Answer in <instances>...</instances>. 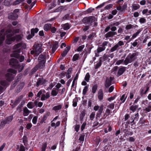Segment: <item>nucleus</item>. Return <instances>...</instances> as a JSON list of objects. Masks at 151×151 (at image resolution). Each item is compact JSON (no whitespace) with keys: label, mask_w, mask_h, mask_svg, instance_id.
Segmentation results:
<instances>
[{"label":"nucleus","mask_w":151,"mask_h":151,"mask_svg":"<svg viewBox=\"0 0 151 151\" xmlns=\"http://www.w3.org/2000/svg\"><path fill=\"white\" fill-rule=\"evenodd\" d=\"M37 101L36 100L34 103L32 102H29L27 104V106L29 108L32 109L35 106H37Z\"/></svg>","instance_id":"11"},{"label":"nucleus","mask_w":151,"mask_h":151,"mask_svg":"<svg viewBox=\"0 0 151 151\" xmlns=\"http://www.w3.org/2000/svg\"><path fill=\"white\" fill-rule=\"evenodd\" d=\"M89 20V17H85L83 19V22L84 23H86L88 22Z\"/></svg>","instance_id":"54"},{"label":"nucleus","mask_w":151,"mask_h":151,"mask_svg":"<svg viewBox=\"0 0 151 151\" xmlns=\"http://www.w3.org/2000/svg\"><path fill=\"white\" fill-rule=\"evenodd\" d=\"M46 116L45 115L43 116V118L41 119V120L40 121V122L41 124H42L43 122H45V121L46 120Z\"/></svg>","instance_id":"45"},{"label":"nucleus","mask_w":151,"mask_h":151,"mask_svg":"<svg viewBox=\"0 0 151 151\" xmlns=\"http://www.w3.org/2000/svg\"><path fill=\"white\" fill-rule=\"evenodd\" d=\"M98 99L100 100H101L103 99V94L102 91L101 90H100L98 93Z\"/></svg>","instance_id":"20"},{"label":"nucleus","mask_w":151,"mask_h":151,"mask_svg":"<svg viewBox=\"0 0 151 151\" xmlns=\"http://www.w3.org/2000/svg\"><path fill=\"white\" fill-rule=\"evenodd\" d=\"M138 107V106L137 105H133L130 106V109L134 112L136 111Z\"/></svg>","instance_id":"26"},{"label":"nucleus","mask_w":151,"mask_h":151,"mask_svg":"<svg viewBox=\"0 0 151 151\" xmlns=\"http://www.w3.org/2000/svg\"><path fill=\"white\" fill-rule=\"evenodd\" d=\"M97 86L96 85H95L92 87V92L93 93H96L97 89Z\"/></svg>","instance_id":"33"},{"label":"nucleus","mask_w":151,"mask_h":151,"mask_svg":"<svg viewBox=\"0 0 151 151\" xmlns=\"http://www.w3.org/2000/svg\"><path fill=\"white\" fill-rule=\"evenodd\" d=\"M70 27L68 23L65 24L63 26V28L65 30L69 29L70 28Z\"/></svg>","instance_id":"34"},{"label":"nucleus","mask_w":151,"mask_h":151,"mask_svg":"<svg viewBox=\"0 0 151 151\" xmlns=\"http://www.w3.org/2000/svg\"><path fill=\"white\" fill-rule=\"evenodd\" d=\"M116 96L114 95L113 97H110L109 98H108V100L110 101H111L113 100L114 99H115V98H116Z\"/></svg>","instance_id":"50"},{"label":"nucleus","mask_w":151,"mask_h":151,"mask_svg":"<svg viewBox=\"0 0 151 151\" xmlns=\"http://www.w3.org/2000/svg\"><path fill=\"white\" fill-rule=\"evenodd\" d=\"M50 97V93L49 92H47L46 94H43L41 98V100L42 101L48 99Z\"/></svg>","instance_id":"13"},{"label":"nucleus","mask_w":151,"mask_h":151,"mask_svg":"<svg viewBox=\"0 0 151 151\" xmlns=\"http://www.w3.org/2000/svg\"><path fill=\"white\" fill-rule=\"evenodd\" d=\"M1 85L3 86H5L8 84L5 81H2L1 82Z\"/></svg>","instance_id":"49"},{"label":"nucleus","mask_w":151,"mask_h":151,"mask_svg":"<svg viewBox=\"0 0 151 151\" xmlns=\"http://www.w3.org/2000/svg\"><path fill=\"white\" fill-rule=\"evenodd\" d=\"M105 47H98L97 49V51L98 53H99L104 50L105 49Z\"/></svg>","instance_id":"30"},{"label":"nucleus","mask_w":151,"mask_h":151,"mask_svg":"<svg viewBox=\"0 0 151 151\" xmlns=\"http://www.w3.org/2000/svg\"><path fill=\"white\" fill-rule=\"evenodd\" d=\"M51 24H45L44 27V29L45 31H47L51 28Z\"/></svg>","instance_id":"19"},{"label":"nucleus","mask_w":151,"mask_h":151,"mask_svg":"<svg viewBox=\"0 0 151 151\" xmlns=\"http://www.w3.org/2000/svg\"><path fill=\"white\" fill-rule=\"evenodd\" d=\"M38 117L37 116H35L33 117L32 119V122L34 124H36L37 121Z\"/></svg>","instance_id":"36"},{"label":"nucleus","mask_w":151,"mask_h":151,"mask_svg":"<svg viewBox=\"0 0 151 151\" xmlns=\"http://www.w3.org/2000/svg\"><path fill=\"white\" fill-rule=\"evenodd\" d=\"M130 142H134L135 140V139L133 137H129L128 139Z\"/></svg>","instance_id":"44"},{"label":"nucleus","mask_w":151,"mask_h":151,"mask_svg":"<svg viewBox=\"0 0 151 151\" xmlns=\"http://www.w3.org/2000/svg\"><path fill=\"white\" fill-rule=\"evenodd\" d=\"M124 45V43L123 42L121 41H120L117 44L111 48L110 51L111 52H113L116 50L119 47V46H121L123 45Z\"/></svg>","instance_id":"10"},{"label":"nucleus","mask_w":151,"mask_h":151,"mask_svg":"<svg viewBox=\"0 0 151 151\" xmlns=\"http://www.w3.org/2000/svg\"><path fill=\"white\" fill-rule=\"evenodd\" d=\"M70 47H67L65 48V50H64L63 52L62 53L61 55L63 57L65 56L67 54V52L69 51V50H70Z\"/></svg>","instance_id":"23"},{"label":"nucleus","mask_w":151,"mask_h":151,"mask_svg":"<svg viewBox=\"0 0 151 151\" xmlns=\"http://www.w3.org/2000/svg\"><path fill=\"white\" fill-rule=\"evenodd\" d=\"M45 91L44 90H41L37 94V96L38 97H40V96L41 95V94H42V91H44V92Z\"/></svg>","instance_id":"56"},{"label":"nucleus","mask_w":151,"mask_h":151,"mask_svg":"<svg viewBox=\"0 0 151 151\" xmlns=\"http://www.w3.org/2000/svg\"><path fill=\"white\" fill-rule=\"evenodd\" d=\"M38 68H38V65H37L33 69H32V73H35Z\"/></svg>","instance_id":"38"},{"label":"nucleus","mask_w":151,"mask_h":151,"mask_svg":"<svg viewBox=\"0 0 151 151\" xmlns=\"http://www.w3.org/2000/svg\"><path fill=\"white\" fill-rule=\"evenodd\" d=\"M113 5L111 4H109L106 6L104 8V10H108L112 7Z\"/></svg>","instance_id":"37"},{"label":"nucleus","mask_w":151,"mask_h":151,"mask_svg":"<svg viewBox=\"0 0 151 151\" xmlns=\"http://www.w3.org/2000/svg\"><path fill=\"white\" fill-rule=\"evenodd\" d=\"M8 73L6 75V77L8 81H10L12 80L13 77L12 73L16 74L17 71L12 68L9 69L7 70Z\"/></svg>","instance_id":"6"},{"label":"nucleus","mask_w":151,"mask_h":151,"mask_svg":"<svg viewBox=\"0 0 151 151\" xmlns=\"http://www.w3.org/2000/svg\"><path fill=\"white\" fill-rule=\"evenodd\" d=\"M113 79V78L110 77L107 78L105 86L106 88H108L111 84V81Z\"/></svg>","instance_id":"12"},{"label":"nucleus","mask_w":151,"mask_h":151,"mask_svg":"<svg viewBox=\"0 0 151 151\" xmlns=\"http://www.w3.org/2000/svg\"><path fill=\"white\" fill-rule=\"evenodd\" d=\"M32 126V124L31 123H29L27 124L26 128L27 129H30Z\"/></svg>","instance_id":"41"},{"label":"nucleus","mask_w":151,"mask_h":151,"mask_svg":"<svg viewBox=\"0 0 151 151\" xmlns=\"http://www.w3.org/2000/svg\"><path fill=\"white\" fill-rule=\"evenodd\" d=\"M126 98L127 96H125V94L122 95L120 99L121 101H122V102L121 103H124L125 101Z\"/></svg>","instance_id":"35"},{"label":"nucleus","mask_w":151,"mask_h":151,"mask_svg":"<svg viewBox=\"0 0 151 151\" xmlns=\"http://www.w3.org/2000/svg\"><path fill=\"white\" fill-rule=\"evenodd\" d=\"M58 93V90L53 88L51 91V94L53 96H55L57 95Z\"/></svg>","instance_id":"22"},{"label":"nucleus","mask_w":151,"mask_h":151,"mask_svg":"<svg viewBox=\"0 0 151 151\" xmlns=\"http://www.w3.org/2000/svg\"><path fill=\"white\" fill-rule=\"evenodd\" d=\"M125 70V68L124 67H122L119 68L118 72V74L119 76L122 75Z\"/></svg>","instance_id":"21"},{"label":"nucleus","mask_w":151,"mask_h":151,"mask_svg":"<svg viewBox=\"0 0 151 151\" xmlns=\"http://www.w3.org/2000/svg\"><path fill=\"white\" fill-rule=\"evenodd\" d=\"M47 146V143L45 142L43 144L42 146V149L45 150Z\"/></svg>","instance_id":"46"},{"label":"nucleus","mask_w":151,"mask_h":151,"mask_svg":"<svg viewBox=\"0 0 151 151\" xmlns=\"http://www.w3.org/2000/svg\"><path fill=\"white\" fill-rule=\"evenodd\" d=\"M62 105L59 104L54 106L53 107L52 109L55 111H56L61 109L62 108Z\"/></svg>","instance_id":"17"},{"label":"nucleus","mask_w":151,"mask_h":151,"mask_svg":"<svg viewBox=\"0 0 151 151\" xmlns=\"http://www.w3.org/2000/svg\"><path fill=\"white\" fill-rule=\"evenodd\" d=\"M114 104L113 103H111L108 106V107L111 109H113L114 108Z\"/></svg>","instance_id":"43"},{"label":"nucleus","mask_w":151,"mask_h":151,"mask_svg":"<svg viewBox=\"0 0 151 151\" xmlns=\"http://www.w3.org/2000/svg\"><path fill=\"white\" fill-rule=\"evenodd\" d=\"M56 30V29L55 27H52L51 28V32L53 33H55V32Z\"/></svg>","instance_id":"60"},{"label":"nucleus","mask_w":151,"mask_h":151,"mask_svg":"<svg viewBox=\"0 0 151 151\" xmlns=\"http://www.w3.org/2000/svg\"><path fill=\"white\" fill-rule=\"evenodd\" d=\"M12 25H9L8 26L7 28L5 29H2L0 32V46L1 45L2 41L4 40L5 36L6 35V42L8 44H11L12 42L15 40L17 41H19L22 39L23 35L22 34L20 35H16L14 36L13 33H16L19 32L18 29L14 30L12 31Z\"/></svg>","instance_id":"1"},{"label":"nucleus","mask_w":151,"mask_h":151,"mask_svg":"<svg viewBox=\"0 0 151 151\" xmlns=\"http://www.w3.org/2000/svg\"><path fill=\"white\" fill-rule=\"evenodd\" d=\"M26 48V44L22 42L15 45L13 47V49L15 50L11 55V57L19 59L20 62H22L24 60V57L23 56H20L19 53L20 52V50L22 49H25Z\"/></svg>","instance_id":"2"},{"label":"nucleus","mask_w":151,"mask_h":151,"mask_svg":"<svg viewBox=\"0 0 151 151\" xmlns=\"http://www.w3.org/2000/svg\"><path fill=\"white\" fill-rule=\"evenodd\" d=\"M102 61L101 59L99 60V61L96 62V63L94 65V68L96 69H97L99 68L101 65Z\"/></svg>","instance_id":"18"},{"label":"nucleus","mask_w":151,"mask_h":151,"mask_svg":"<svg viewBox=\"0 0 151 151\" xmlns=\"http://www.w3.org/2000/svg\"><path fill=\"white\" fill-rule=\"evenodd\" d=\"M45 58V55H39L38 59L39 63L37 65L40 69H42L44 67L46 61Z\"/></svg>","instance_id":"5"},{"label":"nucleus","mask_w":151,"mask_h":151,"mask_svg":"<svg viewBox=\"0 0 151 151\" xmlns=\"http://www.w3.org/2000/svg\"><path fill=\"white\" fill-rule=\"evenodd\" d=\"M132 27V25L131 24H129L127 25L126 27V28L127 29H130Z\"/></svg>","instance_id":"61"},{"label":"nucleus","mask_w":151,"mask_h":151,"mask_svg":"<svg viewBox=\"0 0 151 151\" xmlns=\"http://www.w3.org/2000/svg\"><path fill=\"white\" fill-rule=\"evenodd\" d=\"M18 17L16 13H11L8 16V18L10 19H15Z\"/></svg>","instance_id":"15"},{"label":"nucleus","mask_w":151,"mask_h":151,"mask_svg":"<svg viewBox=\"0 0 151 151\" xmlns=\"http://www.w3.org/2000/svg\"><path fill=\"white\" fill-rule=\"evenodd\" d=\"M13 119V116H11L6 118L4 120H3L1 122V124L0 125L2 127L4 126L6 124L9 123L10 122H11Z\"/></svg>","instance_id":"8"},{"label":"nucleus","mask_w":151,"mask_h":151,"mask_svg":"<svg viewBox=\"0 0 151 151\" xmlns=\"http://www.w3.org/2000/svg\"><path fill=\"white\" fill-rule=\"evenodd\" d=\"M80 126L78 125H76L75 127V130L77 132H78L79 128Z\"/></svg>","instance_id":"59"},{"label":"nucleus","mask_w":151,"mask_h":151,"mask_svg":"<svg viewBox=\"0 0 151 151\" xmlns=\"http://www.w3.org/2000/svg\"><path fill=\"white\" fill-rule=\"evenodd\" d=\"M134 93L132 92L131 91L130 92L129 98L130 99H132L133 97Z\"/></svg>","instance_id":"58"},{"label":"nucleus","mask_w":151,"mask_h":151,"mask_svg":"<svg viewBox=\"0 0 151 151\" xmlns=\"http://www.w3.org/2000/svg\"><path fill=\"white\" fill-rule=\"evenodd\" d=\"M133 7L134 10H136L139 8V6L138 5H134Z\"/></svg>","instance_id":"52"},{"label":"nucleus","mask_w":151,"mask_h":151,"mask_svg":"<svg viewBox=\"0 0 151 151\" xmlns=\"http://www.w3.org/2000/svg\"><path fill=\"white\" fill-rule=\"evenodd\" d=\"M11 0H5L4 2V5L5 6H9L11 4Z\"/></svg>","instance_id":"28"},{"label":"nucleus","mask_w":151,"mask_h":151,"mask_svg":"<svg viewBox=\"0 0 151 151\" xmlns=\"http://www.w3.org/2000/svg\"><path fill=\"white\" fill-rule=\"evenodd\" d=\"M39 31V29L37 28L32 29L31 30V34L32 36H34L35 33H37Z\"/></svg>","instance_id":"27"},{"label":"nucleus","mask_w":151,"mask_h":151,"mask_svg":"<svg viewBox=\"0 0 151 151\" xmlns=\"http://www.w3.org/2000/svg\"><path fill=\"white\" fill-rule=\"evenodd\" d=\"M20 151H25V149L24 147L23 146H21L20 147Z\"/></svg>","instance_id":"64"},{"label":"nucleus","mask_w":151,"mask_h":151,"mask_svg":"<svg viewBox=\"0 0 151 151\" xmlns=\"http://www.w3.org/2000/svg\"><path fill=\"white\" fill-rule=\"evenodd\" d=\"M114 88V86H111L109 88V93H111V92H112L113 91Z\"/></svg>","instance_id":"55"},{"label":"nucleus","mask_w":151,"mask_h":151,"mask_svg":"<svg viewBox=\"0 0 151 151\" xmlns=\"http://www.w3.org/2000/svg\"><path fill=\"white\" fill-rule=\"evenodd\" d=\"M30 111L26 107H25L23 109V114L24 116H26L28 115Z\"/></svg>","instance_id":"16"},{"label":"nucleus","mask_w":151,"mask_h":151,"mask_svg":"<svg viewBox=\"0 0 151 151\" xmlns=\"http://www.w3.org/2000/svg\"><path fill=\"white\" fill-rule=\"evenodd\" d=\"M145 19L144 18H141L139 19V22L141 23H144L145 22Z\"/></svg>","instance_id":"57"},{"label":"nucleus","mask_w":151,"mask_h":151,"mask_svg":"<svg viewBox=\"0 0 151 151\" xmlns=\"http://www.w3.org/2000/svg\"><path fill=\"white\" fill-rule=\"evenodd\" d=\"M136 55L135 53L129 54L127 57L124 61V64L127 65L128 63H131L135 60L136 58Z\"/></svg>","instance_id":"7"},{"label":"nucleus","mask_w":151,"mask_h":151,"mask_svg":"<svg viewBox=\"0 0 151 151\" xmlns=\"http://www.w3.org/2000/svg\"><path fill=\"white\" fill-rule=\"evenodd\" d=\"M95 116V113L94 112H92L90 115V119L91 120H92L94 119Z\"/></svg>","instance_id":"47"},{"label":"nucleus","mask_w":151,"mask_h":151,"mask_svg":"<svg viewBox=\"0 0 151 151\" xmlns=\"http://www.w3.org/2000/svg\"><path fill=\"white\" fill-rule=\"evenodd\" d=\"M78 100L76 99H74L73 101V106L75 107L77 105V101Z\"/></svg>","instance_id":"39"},{"label":"nucleus","mask_w":151,"mask_h":151,"mask_svg":"<svg viewBox=\"0 0 151 151\" xmlns=\"http://www.w3.org/2000/svg\"><path fill=\"white\" fill-rule=\"evenodd\" d=\"M58 42H54L52 45V49L53 53L55 51L58 47Z\"/></svg>","instance_id":"14"},{"label":"nucleus","mask_w":151,"mask_h":151,"mask_svg":"<svg viewBox=\"0 0 151 151\" xmlns=\"http://www.w3.org/2000/svg\"><path fill=\"white\" fill-rule=\"evenodd\" d=\"M45 80L42 78L39 79L37 82V86H39L40 85L44 84L45 83Z\"/></svg>","instance_id":"24"},{"label":"nucleus","mask_w":151,"mask_h":151,"mask_svg":"<svg viewBox=\"0 0 151 151\" xmlns=\"http://www.w3.org/2000/svg\"><path fill=\"white\" fill-rule=\"evenodd\" d=\"M84 45H82L79 47L77 49V50L78 51H81L84 47Z\"/></svg>","instance_id":"48"},{"label":"nucleus","mask_w":151,"mask_h":151,"mask_svg":"<svg viewBox=\"0 0 151 151\" xmlns=\"http://www.w3.org/2000/svg\"><path fill=\"white\" fill-rule=\"evenodd\" d=\"M90 76L89 73H87L85 77L84 80L87 82H88L89 80Z\"/></svg>","instance_id":"31"},{"label":"nucleus","mask_w":151,"mask_h":151,"mask_svg":"<svg viewBox=\"0 0 151 151\" xmlns=\"http://www.w3.org/2000/svg\"><path fill=\"white\" fill-rule=\"evenodd\" d=\"M139 32H140L139 31H137L136 33L134 34L132 36V39H134V38H135V37H136L137 36V35L139 34Z\"/></svg>","instance_id":"51"},{"label":"nucleus","mask_w":151,"mask_h":151,"mask_svg":"<svg viewBox=\"0 0 151 151\" xmlns=\"http://www.w3.org/2000/svg\"><path fill=\"white\" fill-rule=\"evenodd\" d=\"M123 62V60H120L116 62V64L117 65H119L120 64L122 63Z\"/></svg>","instance_id":"53"},{"label":"nucleus","mask_w":151,"mask_h":151,"mask_svg":"<svg viewBox=\"0 0 151 151\" xmlns=\"http://www.w3.org/2000/svg\"><path fill=\"white\" fill-rule=\"evenodd\" d=\"M18 62L16 59L14 58H12L10 61V65L13 67L18 69V71L19 72H21L23 69L24 65L22 64L20 65L19 64Z\"/></svg>","instance_id":"3"},{"label":"nucleus","mask_w":151,"mask_h":151,"mask_svg":"<svg viewBox=\"0 0 151 151\" xmlns=\"http://www.w3.org/2000/svg\"><path fill=\"white\" fill-rule=\"evenodd\" d=\"M89 85H88L85 86L83 91V94L85 95L88 90V88L89 87Z\"/></svg>","instance_id":"29"},{"label":"nucleus","mask_w":151,"mask_h":151,"mask_svg":"<svg viewBox=\"0 0 151 151\" xmlns=\"http://www.w3.org/2000/svg\"><path fill=\"white\" fill-rule=\"evenodd\" d=\"M33 47V50L30 52L31 54L35 53L37 55L42 51V44L41 43H36L34 45Z\"/></svg>","instance_id":"4"},{"label":"nucleus","mask_w":151,"mask_h":151,"mask_svg":"<svg viewBox=\"0 0 151 151\" xmlns=\"http://www.w3.org/2000/svg\"><path fill=\"white\" fill-rule=\"evenodd\" d=\"M110 111L109 109H107L106 110L104 114V117L106 118L107 116L109 115L110 114Z\"/></svg>","instance_id":"32"},{"label":"nucleus","mask_w":151,"mask_h":151,"mask_svg":"<svg viewBox=\"0 0 151 151\" xmlns=\"http://www.w3.org/2000/svg\"><path fill=\"white\" fill-rule=\"evenodd\" d=\"M117 13V11L116 10H114L112 11L111 14L113 15H116Z\"/></svg>","instance_id":"63"},{"label":"nucleus","mask_w":151,"mask_h":151,"mask_svg":"<svg viewBox=\"0 0 151 151\" xmlns=\"http://www.w3.org/2000/svg\"><path fill=\"white\" fill-rule=\"evenodd\" d=\"M115 35V33L114 32L110 31L109 32L105 35V37H112L114 35Z\"/></svg>","instance_id":"25"},{"label":"nucleus","mask_w":151,"mask_h":151,"mask_svg":"<svg viewBox=\"0 0 151 151\" xmlns=\"http://www.w3.org/2000/svg\"><path fill=\"white\" fill-rule=\"evenodd\" d=\"M5 146V144H3L0 147V151H1Z\"/></svg>","instance_id":"62"},{"label":"nucleus","mask_w":151,"mask_h":151,"mask_svg":"<svg viewBox=\"0 0 151 151\" xmlns=\"http://www.w3.org/2000/svg\"><path fill=\"white\" fill-rule=\"evenodd\" d=\"M79 55L78 54H76L74 55L73 57V61H76L78 58Z\"/></svg>","instance_id":"40"},{"label":"nucleus","mask_w":151,"mask_h":151,"mask_svg":"<svg viewBox=\"0 0 151 151\" xmlns=\"http://www.w3.org/2000/svg\"><path fill=\"white\" fill-rule=\"evenodd\" d=\"M94 110L96 111L99 110L97 113V115H101L103 111V106H101L100 107L98 105L95 106L93 108Z\"/></svg>","instance_id":"9"},{"label":"nucleus","mask_w":151,"mask_h":151,"mask_svg":"<svg viewBox=\"0 0 151 151\" xmlns=\"http://www.w3.org/2000/svg\"><path fill=\"white\" fill-rule=\"evenodd\" d=\"M23 129H24V127L22 126H21L19 129V134L21 135H22L23 134Z\"/></svg>","instance_id":"42"}]
</instances>
